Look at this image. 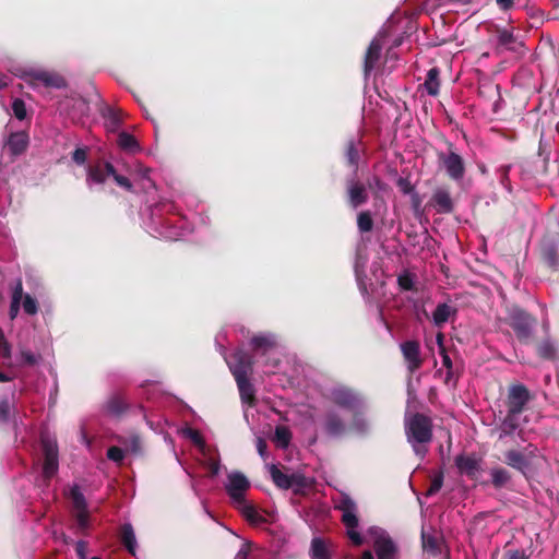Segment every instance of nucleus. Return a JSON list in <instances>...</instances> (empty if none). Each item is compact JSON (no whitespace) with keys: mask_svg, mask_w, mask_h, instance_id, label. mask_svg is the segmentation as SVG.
<instances>
[{"mask_svg":"<svg viewBox=\"0 0 559 559\" xmlns=\"http://www.w3.org/2000/svg\"><path fill=\"white\" fill-rule=\"evenodd\" d=\"M331 401L347 411H355L360 406L359 395L353 389L344 385L331 390Z\"/></svg>","mask_w":559,"mask_h":559,"instance_id":"9d476101","label":"nucleus"},{"mask_svg":"<svg viewBox=\"0 0 559 559\" xmlns=\"http://www.w3.org/2000/svg\"><path fill=\"white\" fill-rule=\"evenodd\" d=\"M491 484L496 489L504 487L511 480V474L503 467H493L490 471Z\"/></svg>","mask_w":559,"mask_h":559,"instance_id":"c756f323","label":"nucleus"},{"mask_svg":"<svg viewBox=\"0 0 559 559\" xmlns=\"http://www.w3.org/2000/svg\"><path fill=\"white\" fill-rule=\"evenodd\" d=\"M12 356L11 345L5 340L2 330H0V357L10 359Z\"/></svg>","mask_w":559,"mask_h":559,"instance_id":"8fccbe9b","label":"nucleus"},{"mask_svg":"<svg viewBox=\"0 0 559 559\" xmlns=\"http://www.w3.org/2000/svg\"><path fill=\"white\" fill-rule=\"evenodd\" d=\"M320 428L323 433L331 439L344 437L348 431V425L341 413L334 408H329L322 415Z\"/></svg>","mask_w":559,"mask_h":559,"instance_id":"423d86ee","label":"nucleus"},{"mask_svg":"<svg viewBox=\"0 0 559 559\" xmlns=\"http://www.w3.org/2000/svg\"><path fill=\"white\" fill-rule=\"evenodd\" d=\"M404 428L407 441L417 454L425 453L426 444L430 443L433 437L432 419L423 413H413L405 416Z\"/></svg>","mask_w":559,"mask_h":559,"instance_id":"f257e3e1","label":"nucleus"},{"mask_svg":"<svg viewBox=\"0 0 559 559\" xmlns=\"http://www.w3.org/2000/svg\"><path fill=\"white\" fill-rule=\"evenodd\" d=\"M401 352L411 373H414L421 367L423 359L420 357V345L417 341L409 340L402 343Z\"/></svg>","mask_w":559,"mask_h":559,"instance_id":"2eb2a0df","label":"nucleus"},{"mask_svg":"<svg viewBox=\"0 0 559 559\" xmlns=\"http://www.w3.org/2000/svg\"><path fill=\"white\" fill-rule=\"evenodd\" d=\"M106 170H107V175L112 176L114 180L117 182L118 186L127 189L128 191H130L132 189V183L129 180V178L117 174V171L111 163H106Z\"/></svg>","mask_w":559,"mask_h":559,"instance_id":"58836bf2","label":"nucleus"},{"mask_svg":"<svg viewBox=\"0 0 559 559\" xmlns=\"http://www.w3.org/2000/svg\"><path fill=\"white\" fill-rule=\"evenodd\" d=\"M41 448L44 453L43 462V486L48 487L51 478L59 469V451L56 441L48 438H41Z\"/></svg>","mask_w":559,"mask_h":559,"instance_id":"39448f33","label":"nucleus"},{"mask_svg":"<svg viewBox=\"0 0 559 559\" xmlns=\"http://www.w3.org/2000/svg\"><path fill=\"white\" fill-rule=\"evenodd\" d=\"M86 151L81 147L76 148L72 154V159L79 165H83L86 162Z\"/></svg>","mask_w":559,"mask_h":559,"instance_id":"6e6d98bb","label":"nucleus"},{"mask_svg":"<svg viewBox=\"0 0 559 559\" xmlns=\"http://www.w3.org/2000/svg\"><path fill=\"white\" fill-rule=\"evenodd\" d=\"M496 2L503 11L510 10L513 7V0H496Z\"/></svg>","mask_w":559,"mask_h":559,"instance_id":"774afa93","label":"nucleus"},{"mask_svg":"<svg viewBox=\"0 0 559 559\" xmlns=\"http://www.w3.org/2000/svg\"><path fill=\"white\" fill-rule=\"evenodd\" d=\"M107 176L106 163L104 165L93 166L88 170V178L96 183H104Z\"/></svg>","mask_w":559,"mask_h":559,"instance_id":"ea45409f","label":"nucleus"},{"mask_svg":"<svg viewBox=\"0 0 559 559\" xmlns=\"http://www.w3.org/2000/svg\"><path fill=\"white\" fill-rule=\"evenodd\" d=\"M345 158H346L347 164L349 166L354 167L355 169L357 168L360 156H359L358 146H357V144H356V142L354 140H349L346 143V146H345Z\"/></svg>","mask_w":559,"mask_h":559,"instance_id":"2f4dec72","label":"nucleus"},{"mask_svg":"<svg viewBox=\"0 0 559 559\" xmlns=\"http://www.w3.org/2000/svg\"><path fill=\"white\" fill-rule=\"evenodd\" d=\"M396 186L404 194H412L414 192V186L408 178L400 177L396 180Z\"/></svg>","mask_w":559,"mask_h":559,"instance_id":"864d4df0","label":"nucleus"},{"mask_svg":"<svg viewBox=\"0 0 559 559\" xmlns=\"http://www.w3.org/2000/svg\"><path fill=\"white\" fill-rule=\"evenodd\" d=\"M11 404L7 397L0 400V421L7 423L10 418Z\"/></svg>","mask_w":559,"mask_h":559,"instance_id":"603ef678","label":"nucleus"},{"mask_svg":"<svg viewBox=\"0 0 559 559\" xmlns=\"http://www.w3.org/2000/svg\"><path fill=\"white\" fill-rule=\"evenodd\" d=\"M442 484H443V475L439 474L438 476H436L432 479L426 495L432 496V495L437 493L441 489Z\"/></svg>","mask_w":559,"mask_h":559,"instance_id":"5fc2aeb1","label":"nucleus"},{"mask_svg":"<svg viewBox=\"0 0 559 559\" xmlns=\"http://www.w3.org/2000/svg\"><path fill=\"white\" fill-rule=\"evenodd\" d=\"M107 457L115 463H121L124 459V451L119 447L112 445L107 450Z\"/></svg>","mask_w":559,"mask_h":559,"instance_id":"49530a36","label":"nucleus"},{"mask_svg":"<svg viewBox=\"0 0 559 559\" xmlns=\"http://www.w3.org/2000/svg\"><path fill=\"white\" fill-rule=\"evenodd\" d=\"M423 546L425 549L431 551L433 555L440 551L438 539L432 535L421 534Z\"/></svg>","mask_w":559,"mask_h":559,"instance_id":"79ce46f5","label":"nucleus"},{"mask_svg":"<svg viewBox=\"0 0 559 559\" xmlns=\"http://www.w3.org/2000/svg\"><path fill=\"white\" fill-rule=\"evenodd\" d=\"M346 191L348 203L353 209H357L368 201V192L365 185L355 178L347 179Z\"/></svg>","mask_w":559,"mask_h":559,"instance_id":"f3484780","label":"nucleus"},{"mask_svg":"<svg viewBox=\"0 0 559 559\" xmlns=\"http://www.w3.org/2000/svg\"><path fill=\"white\" fill-rule=\"evenodd\" d=\"M335 509L342 512V523L346 528H357L359 520L357 516V504L347 495L342 496Z\"/></svg>","mask_w":559,"mask_h":559,"instance_id":"4468645a","label":"nucleus"},{"mask_svg":"<svg viewBox=\"0 0 559 559\" xmlns=\"http://www.w3.org/2000/svg\"><path fill=\"white\" fill-rule=\"evenodd\" d=\"M72 502V515L76 521L78 528L82 532L90 526V511L86 499L78 485H74L69 492Z\"/></svg>","mask_w":559,"mask_h":559,"instance_id":"0eeeda50","label":"nucleus"},{"mask_svg":"<svg viewBox=\"0 0 559 559\" xmlns=\"http://www.w3.org/2000/svg\"><path fill=\"white\" fill-rule=\"evenodd\" d=\"M5 145L12 155L24 153L28 146V135L24 131L11 133Z\"/></svg>","mask_w":559,"mask_h":559,"instance_id":"b1692460","label":"nucleus"},{"mask_svg":"<svg viewBox=\"0 0 559 559\" xmlns=\"http://www.w3.org/2000/svg\"><path fill=\"white\" fill-rule=\"evenodd\" d=\"M519 428L518 414L507 412L499 427V439L511 437Z\"/></svg>","mask_w":559,"mask_h":559,"instance_id":"a878e982","label":"nucleus"},{"mask_svg":"<svg viewBox=\"0 0 559 559\" xmlns=\"http://www.w3.org/2000/svg\"><path fill=\"white\" fill-rule=\"evenodd\" d=\"M382 48L383 45L380 38L376 37L369 44L364 59V74L366 78L370 75L371 71L378 64L381 58Z\"/></svg>","mask_w":559,"mask_h":559,"instance_id":"a211bd4d","label":"nucleus"},{"mask_svg":"<svg viewBox=\"0 0 559 559\" xmlns=\"http://www.w3.org/2000/svg\"><path fill=\"white\" fill-rule=\"evenodd\" d=\"M239 506H241V513L242 515L251 523H260L263 521L262 515L258 513L255 508L251 504H248L247 501L245 502H237Z\"/></svg>","mask_w":559,"mask_h":559,"instance_id":"4c0bfd02","label":"nucleus"},{"mask_svg":"<svg viewBox=\"0 0 559 559\" xmlns=\"http://www.w3.org/2000/svg\"><path fill=\"white\" fill-rule=\"evenodd\" d=\"M455 466L460 474L466 475L471 479H476L480 469L479 460L474 455L460 454L455 457Z\"/></svg>","mask_w":559,"mask_h":559,"instance_id":"aec40b11","label":"nucleus"},{"mask_svg":"<svg viewBox=\"0 0 559 559\" xmlns=\"http://www.w3.org/2000/svg\"><path fill=\"white\" fill-rule=\"evenodd\" d=\"M543 261L552 270H559V239L548 238L542 243Z\"/></svg>","mask_w":559,"mask_h":559,"instance_id":"6ab92c4d","label":"nucleus"},{"mask_svg":"<svg viewBox=\"0 0 559 559\" xmlns=\"http://www.w3.org/2000/svg\"><path fill=\"white\" fill-rule=\"evenodd\" d=\"M24 296H25V295H23V285H22V281H21V280H19V281H17V283H16V285H15V287H14V289H13L11 300H15V299H16V301H20V302H21V301H22V299H24Z\"/></svg>","mask_w":559,"mask_h":559,"instance_id":"13d9d810","label":"nucleus"},{"mask_svg":"<svg viewBox=\"0 0 559 559\" xmlns=\"http://www.w3.org/2000/svg\"><path fill=\"white\" fill-rule=\"evenodd\" d=\"M12 111L16 119L24 120L26 118V106L24 100L15 98L12 103Z\"/></svg>","mask_w":559,"mask_h":559,"instance_id":"a18cd8bd","label":"nucleus"},{"mask_svg":"<svg viewBox=\"0 0 559 559\" xmlns=\"http://www.w3.org/2000/svg\"><path fill=\"white\" fill-rule=\"evenodd\" d=\"M109 121L112 128H117L121 123V111L115 108H107L104 115Z\"/></svg>","mask_w":559,"mask_h":559,"instance_id":"de8ad7c7","label":"nucleus"},{"mask_svg":"<svg viewBox=\"0 0 559 559\" xmlns=\"http://www.w3.org/2000/svg\"><path fill=\"white\" fill-rule=\"evenodd\" d=\"M378 559H394L396 546L390 537H378L373 545Z\"/></svg>","mask_w":559,"mask_h":559,"instance_id":"5701e85b","label":"nucleus"},{"mask_svg":"<svg viewBox=\"0 0 559 559\" xmlns=\"http://www.w3.org/2000/svg\"><path fill=\"white\" fill-rule=\"evenodd\" d=\"M544 337L535 342L536 355L543 360H559V342L548 333L546 324H544Z\"/></svg>","mask_w":559,"mask_h":559,"instance_id":"1a4fd4ad","label":"nucleus"},{"mask_svg":"<svg viewBox=\"0 0 559 559\" xmlns=\"http://www.w3.org/2000/svg\"><path fill=\"white\" fill-rule=\"evenodd\" d=\"M534 397V394L523 383L509 384L504 400L507 412L520 415L527 408Z\"/></svg>","mask_w":559,"mask_h":559,"instance_id":"7ed1b4c3","label":"nucleus"},{"mask_svg":"<svg viewBox=\"0 0 559 559\" xmlns=\"http://www.w3.org/2000/svg\"><path fill=\"white\" fill-rule=\"evenodd\" d=\"M440 355L442 357V365L447 369H453L452 360H451L449 354L447 353L445 348H441Z\"/></svg>","mask_w":559,"mask_h":559,"instance_id":"69168bd1","label":"nucleus"},{"mask_svg":"<svg viewBox=\"0 0 559 559\" xmlns=\"http://www.w3.org/2000/svg\"><path fill=\"white\" fill-rule=\"evenodd\" d=\"M496 34H497V41L500 46H503L511 50L514 49L512 45L515 44L516 38L512 32H510L508 29L497 28Z\"/></svg>","mask_w":559,"mask_h":559,"instance_id":"f704fd0d","label":"nucleus"},{"mask_svg":"<svg viewBox=\"0 0 559 559\" xmlns=\"http://www.w3.org/2000/svg\"><path fill=\"white\" fill-rule=\"evenodd\" d=\"M235 381L239 390L241 402L249 407H254L257 405L255 389L250 382L249 377L235 379Z\"/></svg>","mask_w":559,"mask_h":559,"instance_id":"4be33fe9","label":"nucleus"},{"mask_svg":"<svg viewBox=\"0 0 559 559\" xmlns=\"http://www.w3.org/2000/svg\"><path fill=\"white\" fill-rule=\"evenodd\" d=\"M506 559H528L524 550L515 549L506 552Z\"/></svg>","mask_w":559,"mask_h":559,"instance_id":"bf43d9fd","label":"nucleus"},{"mask_svg":"<svg viewBox=\"0 0 559 559\" xmlns=\"http://www.w3.org/2000/svg\"><path fill=\"white\" fill-rule=\"evenodd\" d=\"M225 488L234 502H245V492L250 488V481L242 473L233 472L228 474Z\"/></svg>","mask_w":559,"mask_h":559,"instance_id":"9b49d317","label":"nucleus"},{"mask_svg":"<svg viewBox=\"0 0 559 559\" xmlns=\"http://www.w3.org/2000/svg\"><path fill=\"white\" fill-rule=\"evenodd\" d=\"M26 81L34 86L44 85L46 87L63 88L67 86L66 80L58 73L48 71H32L26 73Z\"/></svg>","mask_w":559,"mask_h":559,"instance_id":"f8f14e48","label":"nucleus"},{"mask_svg":"<svg viewBox=\"0 0 559 559\" xmlns=\"http://www.w3.org/2000/svg\"><path fill=\"white\" fill-rule=\"evenodd\" d=\"M440 70L437 67L431 68L425 80V88L430 96H437L440 90Z\"/></svg>","mask_w":559,"mask_h":559,"instance_id":"cd10ccee","label":"nucleus"},{"mask_svg":"<svg viewBox=\"0 0 559 559\" xmlns=\"http://www.w3.org/2000/svg\"><path fill=\"white\" fill-rule=\"evenodd\" d=\"M347 536L356 546H360L364 542L361 535L356 531V528H347Z\"/></svg>","mask_w":559,"mask_h":559,"instance_id":"4d7b16f0","label":"nucleus"},{"mask_svg":"<svg viewBox=\"0 0 559 559\" xmlns=\"http://www.w3.org/2000/svg\"><path fill=\"white\" fill-rule=\"evenodd\" d=\"M357 227L360 233H369L373 229V219L369 211H362L357 215Z\"/></svg>","mask_w":559,"mask_h":559,"instance_id":"c9c22d12","label":"nucleus"},{"mask_svg":"<svg viewBox=\"0 0 559 559\" xmlns=\"http://www.w3.org/2000/svg\"><path fill=\"white\" fill-rule=\"evenodd\" d=\"M275 344L276 343L272 336L263 334L254 335L250 341L252 349L257 353L261 352L262 354H266L275 346Z\"/></svg>","mask_w":559,"mask_h":559,"instance_id":"bb28decb","label":"nucleus"},{"mask_svg":"<svg viewBox=\"0 0 559 559\" xmlns=\"http://www.w3.org/2000/svg\"><path fill=\"white\" fill-rule=\"evenodd\" d=\"M87 544L84 540H79L75 545V552L80 559H86Z\"/></svg>","mask_w":559,"mask_h":559,"instance_id":"052dcab7","label":"nucleus"},{"mask_svg":"<svg viewBox=\"0 0 559 559\" xmlns=\"http://www.w3.org/2000/svg\"><path fill=\"white\" fill-rule=\"evenodd\" d=\"M504 463L523 475H526L531 466L528 456L524 452L515 449L508 450L504 453Z\"/></svg>","mask_w":559,"mask_h":559,"instance_id":"412c9836","label":"nucleus"},{"mask_svg":"<svg viewBox=\"0 0 559 559\" xmlns=\"http://www.w3.org/2000/svg\"><path fill=\"white\" fill-rule=\"evenodd\" d=\"M399 286L403 290H413L414 289V281L411 274L405 273L397 277Z\"/></svg>","mask_w":559,"mask_h":559,"instance_id":"3c124183","label":"nucleus"},{"mask_svg":"<svg viewBox=\"0 0 559 559\" xmlns=\"http://www.w3.org/2000/svg\"><path fill=\"white\" fill-rule=\"evenodd\" d=\"M22 305H23V309H24L25 313H27L29 316H34L38 312L37 300L28 294H26L24 296Z\"/></svg>","mask_w":559,"mask_h":559,"instance_id":"37998d69","label":"nucleus"},{"mask_svg":"<svg viewBox=\"0 0 559 559\" xmlns=\"http://www.w3.org/2000/svg\"><path fill=\"white\" fill-rule=\"evenodd\" d=\"M21 302L15 300H11L10 309H9V317L11 320H14L20 311Z\"/></svg>","mask_w":559,"mask_h":559,"instance_id":"0e129e2a","label":"nucleus"},{"mask_svg":"<svg viewBox=\"0 0 559 559\" xmlns=\"http://www.w3.org/2000/svg\"><path fill=\"white\" fill-rule=\"evenodd\" d=\"M270 475L272 478V481L276 487L280 489H290L293 487H305L306 486V478L304 475L295 473V474H285L283 473L277 465L271 464L269 466Z\"/></svg>","mask_w":559,"mask_h":559,"instance_id":"6e6552de","label":"nucleus"},{"mask_svg":"<svg viewBox=\"0 0 559 559\" xmlns=\"http://www.w3.org/2000/svg\"><path fill=\"white\" fill-rule=\"evenodd\" d=\"M311 559H331V556L321 538L311 542Z\"/></svg>","mask_w":559,"mask_h":559,"instance_id":"473e14b6","label":"nucleus"},{"mask_svg":"<svg viewBox=\"0 0 559 559\" xmlns=\"http://www.w3.org/2000/svg\"><path fill=\"white\" fill-rule=\"evenodd\" d=\"M120 539L121 543L124 545V547L128 549V551L132 555L135 554V547H136V539L134 535L133 527L130 523H126L121 527L120 533Z\"/></svg>","mask_w":559,"mask_h":559,"instance_id":"c85d7f7f","label":"nucleus"},{"mask_svg":"<svg viewBox=\"0 0 559 559\" xmlns=\"http://www.w3.org/2000/svg\"><path fill=\"white\" fill-rule=\"evenodd\" d=\"M21 362L26 366H35L38 361V357L28 349H21L20 352Z\"/></svg>","mask_w":559,"mask_h":559,"instance_id":"09e8293b","label":"nucleus"},{"mask_svg":"<svg viewBox=\"0 0 559 559\" xmlns=\"http://www.w3.org/2000/svg\"><path fill=\"white\" fill-rule=\"evenodd\" d=\"M106 409L108 414L119 417L128 409V404L121 396L115 395L108 400Z\"/></svg>","mask_w":559,"mask_h":559,"instance_id":"7c9ffc66","label":"nucleus"},{"mask_svg":"<svg viewBox=\"0 0 559 559\" xmlns=\"http://www.w3.org/2000/svg\"><path fill=\"white\" fill-rule=\"evenodd\" d=\"M257 450H258V453L260 454L261 457L265 459L266 456V449H267V443L266 441L259 437L257 438Z\"/></svg>","mask_w":559,"mask_h":559,"instance_id":"680f3d73","label":"nucleus"},{"mask_svg":"<svg viewBox=\"0 0 559 559\" xmlns=\"http://www.w3.org/2000/svg\"><path fill=\"white\" fill-rule=\"evenodd\" d=\"M118 145L122 150L129 151V152H133L136 148H139L136 139L128 132H121L118 135Z\"/></svg>","mask_w":559,"mask_h":559,"instance_id":"72a5a7b5","label":"nucleus"},{"mask_svg":"<svg viewBox=\"0 0 559 559\" xmlns=\"http://www.w3.org/2000/svg\"><path fill=\"white\" fill-rule=\"evenodd\" d=\"M251 544L245 543L242 544L241 548L237 552L235 559H248L249 552H250Z\"/></svg>","mask_w":559,"mask_h":559,"instance_id":"e2e57ef3","label":"nucleus"},{"mask_svg":"<svg viewBox=\"0 0 559 559\" xmlns=\"http://www.w3.org/2000/svg\"><path fill=\"white\" fill-rule=\"evenodd\" d=\"M121 442L126 447V450L128 452H131L135 455L140 454L142 451L141 439L136 435H133L130 438H128Z\"/></svg>","mask_w":559,"mask_h":559,"instance_id":"a19ab883","label":"nucleus"},{"mask_svg":"<svg viewBox=\"0 0 559 559\" xmlns=\"http://www.w3.org/2000/svg\"><path fill=\"white\" fill-rule=\"evenodd\" d=\"M411 199H412V206H413L414 211L418 212L420 209V205H421V198L419 197V194L417 192H413L411 194Z\"/></svg>","mask_w":559,"mask_h":559,"instance_id":"338daca9","label":"nucleus"},{"mask_svg":"<svg viewBox=\"0 0 559 559\" xmlns=\"http://www.w3.org/2000/svg\"><path fill=\"white\" fill-rule=\"evenodd\" d=\"M274 440L283 449L287 448L292 440V432L285 426H277L274 432Z\"/></svg>","mask_w":559,"mask_h":559,"instance_id":"e433bc0d","label":"nucleus"},{"mask_svg":"<svg viewBox=\"0 0 559 559\" xmlns=\"http://www.w3.org/2000/svg\"><path fill=\"white\" fill-rule=\"evenodd\" d=\"M510 169H511V165H501L497 169L499 182L509 191L511 190L510 179H509Z\"/></svg>","mask_w":559,"mask_h":559,"instance_id":"c03bdc74","label":"nucleus"},{"mask_svg":"<svg viewBox=\"0 0 559 559\" xmlns=\"http://www.w3.org/2000/svg\"><path fill=\"white\" fill-rule=\"evenodd\" d=\"M456 314V309L445 302L439 304L432 312V321L436 326H442L452 316Z\"/></svg>","mask_w":559,"mask_h":559,"instance_id":"393cba45","label":"nucleus"},{"mask_svg":"<svg viewBox=\"0 0 559 559\" xmlns=\"http://www.w3.org/2000/svg\"><path fill=\"white\" fill-rule=\"evenodd\" d=\"M448 152H438V162L443 166L447 175L454 181H460L465 176V162L459 154L453 143L447 142Z\"/></svg>","mask_w":559,"mask_h":559,"instance_id":"20e7f679","label":"nucleus"},{"mask_svg":"<svg viewBox=\"0 0 559 559\" xmlns=\"http://www.w3.org/2000/svg\"><path fill=\"white\" fill-rule=\"evenodd\" d=\"M504 322L513 330L521 344L528 345L533 342L534 332L538 324L535 316L518 305L507 308Z\"/></svg>","mask_w":559,"mask_h":559,"instance_id":"f03ea898","label":"nucleus"},{"mask_svg":"<svg viewBox=\"0 0 559 559\" xmlns=\"http://www.w3.org/2000/svg\"><path fill=\"white\" fill-rule=\"evenodd\" d=\"M428 205L436 209L440 214H451L454 211V202L449 188L438 187L435 189Z\"/></svg>","mask_w":559,"mask_h":559,"instance_id":"ddd939ff","label":"nucleus"},{"mask_svg":"<svg viewBox=\"0 0 559 559\" xmlns=\"http://www.w3.org/2000/svg\"><path fill=\"white\" fill-rule=\"evenodd\" d=\"M234 365L230 371L235 379L248 378L253 369V358L243 350H237L233 355Z\"/></svg>","mask_w":559,"mask_h":559,"instance_id":"dca6fc26","label":"nucleus"}]
</instances>
